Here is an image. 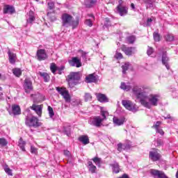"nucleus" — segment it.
<instances>
[{"mask_svg":"<svg viewBox=\"0 0 178 178\" xmlns=\"http://www.w3.org/2000/svg\"><path fill=\"white\" fill-rule=\"evenodd\" d=\"M48 111H49V115L50 118H54L55 116V113H54V108L51 106H48Z\"/></svg>","mask_w":178,"mask_h":178,"instance_id":"obj_42","label":"nucleus"},{"mask_svg":"<svg viewBox=\"0 0 178 178\" xmlns=\"http://www.w3.org/2000/svg\"><path fill=\"white\" fill-rule=\"evenodd\" d=\"M152 22V19L148 18L147 21V26H151V23Z\"/></svg>","mask_w":178,"mask_h":178,"instance_id":"obj_59","label":"nucleus"},{"mask_svg":"<svg viewBox=\"0 0 178 178\" xmlns=\"http://www.w3.org/2000/svg\"><path fill=\"white\" fill-rule=\"evenodd\" d=\"M56 90L60 95L63 96L65 102L68 104L72 102V97H70V93H69V90H66V88L56 87Z\"/></svg>","mask_w":178,"mask_h":178,"instance_id":"obj_4","label":"nucleus"},{"mask_svg":"<svg viewBox=\"0 0 178 178\" xmlns=\"http://www.w3.org/2000/svg\"><path fill=\"white\" fill-rule=\"evenodd\" d=\"M149 173L151 176H153L154 178H169L163 171L155 170V169H151L149 170Z\"/></svg>","mask_w":178,"mask_h":178,"instance_id":"obj_9","label":"nucleus"},{"mask_svg":"<svg viewBox=\"0 0 178 178\" xmlns=\"http://www.w3.org/2000/svg\"><path fill=\"white\" fill-rule=\"evenodd\" d=\"M148 92V88L144 87H139L135 86L132 88V92L134 95L136 96V98L139 99L140 101L145 98L147 92Z\"/></svg>","mask_w":178,"mask_h":178,"instance_id":"obj_3","label":"nucleus"},{"mask_svg":"<svg viewBox=\"0 0 178 178\" xmlns=\"http://www.w3.org/2000/svg\"><path fill=\"white\" fill-rule=\"evenodd\" d=\"M100 115L102 116L101 120L104 122L106 120V116H109V113L104 109H102L100 111Z\"/></svg>","mask_w":178,"mask_h":178,"instance_id":"obj_30","label":"nucleus"},{"mask_svg":"<svg viewBox=\"0 0 178 178\" xmlns=\"http://www.w3.org/2000/svg\"><path fill=\"white\" fill-rule=\"evenodd\" d=\"M26 145V142L23 141V139L21 138L19 141V147L21 148L22 151H26L24 146Z\"/></svg>","mask_w":178,"mask_h":178,"instance_id":"obj_38","label":"nucleus"},{"mask_svg":"<svg viewBox=\"0 0 178 178\" xmlns=\"http://www.w3.org/2000/svg\"><path fill=\"white\" fill-rule=\"evenodd\" d=\"M88 168L90 173H97V166L93 165L92 161L88 162Z\"/></svg>","mask_w":178,"mask_h":178,"instance_id":"obj_23","label":"nucleus"},{"mask_svg":"<svg viewBox=\"0 0 178 178\" xmlns=\"http://www.w3.org/2000/svg\"><path fill=\"white\" fill-rule=\"evenodd\" d=\"M120 88L121 90H124V91H130L131 90V86L127 85L126 83L122 82Z\"/></svg>","mask_w":178,"mask_h":178,"instance_id":"obj_31","label":"nucleus"},{"mask_svg":"<svg viewBox=\"0 0 178 178\" xmlns=\"http://www.w3.org/2000/svg\"><path fill=\"white\" fill-rule=\"evenodd\" d=\"M131 9H133V10H134V9H136V6H134V3H131Z\"/></svg>","mask_w":178,"mask_h":178,"instance_id":"obj_61","label":"nucleus"},{"mask_svg":"<svg viewBox=\"0 0 178 178\" xmlns=\"http://www.w3.org/2000/svg\"><path fill=\"white\" fill-rule=\"evenodd\" d=\"M50 70L51 72L54 74H56L57 70H58V66H56V64L55 63H52L50 65Z\"/></svg>","mask_w":178,"mask_h":178,"instance_id":"obj_35","label":"nucleus"},{"mask_svg":"<svg viewBox=\"0 0 178 178\" xmlns=\"http://www.w3.org/2000/svg\"><path fill=\"white\" fill-rule=\"evenodd\" d=\"M36 56L38 60H45L46 59H48V54H47V52H45V49H38L36 53Z\"/></svg>","mask_w":178,"mask_h":178,"instance_id":"obj_10","label":"nucleus"},{"mask_svg":"<svg viewBox=\"0 0 178 178\" xmlns=\"http://www.w3.org/2000/svg\"><path fill=\"white\" fill-rule=\"evenodd\" d=\"M0 145L1 147H6L8 145V140L5 138H0Z\"/></svg>","mask_w":178,"mask_h":178,"instance_id":"obj_40","label":"nucleus"},{"mask_svg":"<svg viewBox=\"0 0 178 178\" xmlns=\"http://www.w3.org/2000/svg\"><path fill=\"white\" fill-rule=\"evenodd\" d=\"M13 73L16 77H20L22 76V70L20 68H14L13 69Z\"/></svg>","mask_w":178,"mask_h":178,"instance_id":"obj_33","label":"nucleus"},{"mask_svg":"<svg viewBox=\"0 0 178 178\" xmlns=\"http://www.w3.org/2000/svg\"><path fill=\"white\" fill-rule=\"evenodd\" d=\"M39 74H40V77H42V79H43L44 81H45V83H48V81H49V79H50L48 73L39 72Z\"/></svg>","mask_w":178,"mask_h":178,"instance_id":"obj_27","label":"nucleus"},{"mask_svg":"<svg viewBox=\"0 0 178 178\" xmlns=\"http://www.w3.org/2000/svg\"><path fill=\"white\" fill-rule=\"evenodd\" d=\"M11 108H12V112L15 116L22 114V110L20 109V106L19 105L13 104L11 106Z\"/></svg>","mask_w":178,"mask_h":178,"instance_id":"obj_22","label":"nucleus"},{"mask_svg":"<svg viewBox=\"0 0 178 178\" xmlns=\"http://www.w3.org/2000/svg\"><path fill=\"white\" fill-rule=\"evenodd\" d=\"M161 121H157L152 127V129H159V126H161Z\"/></svg>","mask_w":178,"mask_h":178,"instance_id":"obj_49","label":"nucleus"},{"mask_svg":"<svg viewBox=\"0 0 178 178\" xmlns=\"http://www.w3.org/2000/svg\"><path fill=\"white\" fill-rule=\"evenodd\" d=\"M83 98H84V101L86 102H88V101H92V96L90 93L86 92L84 96H83Z\"/></svg>","mask_w":178,"mask_h":178,"instance_id":"obj_37","label":"nucleus"},{"mask_svg":"<svg viewBox=\"0 0 178 178\" xmlns=\"http://www.w3.org/2000/svg\"><path fill=\"white\" fill-rule=\"evenodd\" d=\"M163 144V141L161 139H157V140L155 143V145H156V147H159V145H162Z\"/></svg>","mask_w":178,"mask_h":178,"instance_id":"obj_54","label":"nucleus"},{"mask_svg":"<svg viewBox=\"0 0 178 178\" xmlns=\"http://www.w3.org/2000/svg\"><path fill=\"white\" fill-rule=\"evenodd\" d=\"M57 70L63 71L65 70V66L62 65L60 67H57Z\"/></svg>","mask_w":178,"mask_h":178,"instance_id":"obj_60","label":"nucleus"},{"mask_svg":"<svg viewBox=\"0 0 178 178\" xmlns=\"http://www.w3.org/2000/svg\"><path fill=\"white\" fill-rule=\"evenodd\" d=\"M147 54L148 56H150V55H152L154 54V49L151 47H147Z\"/></svg>","mask_w":178,"mask_h":178,"instance_id":"obj_48","label":"nucleus"},{"mask_svg":"<svg viewBox=\"0 0 178 178\" xmlns=\"http://www.w3.org/2000/svg\"><path fill=\"white\" fill-rule=\"evenodd\" d=\"M129 67H130V63H125L122 66V74H126V72L129 70Z\"/></svg>","mask_w":178,"mask_h":178,"instance_id":"obj_34","label":"nucleus"},{"mask_svg":"<svg viewBox=\"0 0 178 178\" xmlns=\"http://www.w3.org/2000/svg\"><path fill=\"white\" fill-rule=\"evenodd\" d=\"M4 170L6 173L8 174L10 176H12V170H10V168H9L8 167H6L4 168Z\"/></svg>","mask_w":178,"mask_h":178,"instance_id":"obj_51","label":"nucleus"},{"mask_svg":"<svg viewBox=\"0 0 178 178\" xmlns=\"http://www.w3.org/2000/svg\"><path fill=\"white\" fill-rule=\"evenodd\" d=\"M117 149L119 152H122V151H123V149H126V148H127V145H123L122 143H118L117 145Z\"/></svg>","mask_w":178,"mask_h":178,"instance_id":"obj_36","label":"nucleus"},{"mask_svg":"<svg viewBox=\"0 0 178 178\" xmlns=\"http://www.w3.org/2000/svg\"><path fill=\"white\" fill-rule=\"evenodd\" d=\"M121 49L128 56H131V55L136 54V47H127L123 45L121 47Z\"/></svg>","mask_w":178,"mask_h":178,"instance_id":"obj_13","label":"nucleus"},{"mask_svg":"<svg viewBox=\"0 0 178 178\" xmlns=\"http://www.w3.org/2000/svg\"><path fill=\"white\" fill-rule=\"evenodd\" d=\"M173 40H175V37L173 36V35L168 34L165 35L166 41L172 42L173 41Z\"/></svg>","mask_w":178,"mask_h":178,"instance_id":"obj_45","label":"nucleus"},{"mask_svg":"<svg viewBox=\"0 0 178 178\" xmlns=\"http://www.w3.org/2000/svg\"><path fill=\"white\" fill-rule=\"evenodd\" d=\"M25 123L26 126H29V127H40V126L38 118L35 116H32L31 118L26 117Z\"/></svg>","mask_w":178,"mask_h":178,"instance_id":"obj_6","label":"nucleus"},{"mask_svg":"<svg viewBox=\"0 0 178 178\" xmlns=\"http://www.w3.org/2000/svg\"><path fill=\"white\" fill-rule=\"evenodd\" d=\"M48 8L50 9V10H52V9L55 8V3H54V2L48 3Z\"/></svg>","mask_w":178,"mask_h":178,"instance_id":"obj_52","label":"nucleus"},{"mask_svg":"<svg viewBox=\"0 0 178 178\" xmlns=\"http://www.w3.org/2000/svg\"><path fill=\"white\" fill-rule=\"evenodd\" d=\"M96 97L99 102H109V99L106 95L102 93H96Z\"/></svg>","mask_w":178,"mask_h":178,"instance_id":"obj_21","label":"nucleus"},{"mask_svg":"<svg viewBox=\"0 0 178 178\" xmlns=\"http://www.w3.org/2000/svg\"><path fill=\"white\" fill-rule=\"evenodd\" d=\"M31 109L35 111V113L40 117L42 115V107L40 105L33 104L32 106H31Z\"/></svg>","mask_w":178,"mask_h":178,"instance_id":"obj_20","label":"nucleus"},{"mask_svg":"<svg viewBox=\"0 0 178 178\" xmlns=\"http://www.w3.org/2000/svg\"><path fill=\"white\" fill-rule=\"evenodd\" d=\"M35 20V17H34V13L32 11L29 12V17L26 19V22L28 24H31Z\"/></svg>","mask_w":178,"mask_h":178,"instance_id":"obj_26","label":"nucleus"},{"mask_svg":"<svg viewBox=\"0 0 178 178\" xmlns=\"http://www.w3.org/2000/svg\"><path fill=\"white\" fill-rule=\"evenodd\" d=\"M115 59H122L123 55L122 54V53L117 51L115 55Z\"/></svg>","mask_w":178,"mask_h":178,"instance_id":"obj_47","label":"nucleus"},{"mask_svg":"<svg viewBox=\"0 0 178 178\" xmlns=\"http://www.w3.org/2000/svg\"><path fill=\"white\" fill-rule=\"evenodd\" d=\"M92 161L98 166V168H101V164L102 163V159L99 158L98 156H95L92 159Z\"/></svg>","mask_w":178,"mask_h":178,"instance_id":"obj_28","label":"nucleus"},{"mask_svg":"<svg viewBox=\"0 0 178 178\" xmlns=\"http://www.w3.org/2000/svg\"><path fill=\"white\" fill-rule=\"evenodd\" d=\"M24 88L25 90V92H30V91H33V82L30 79L26 78L24 80Z\"/></svg>","mask_w":178,"mask_h":178,"instance_id":"obj_11","label":"nucleus"},{"mask_svg":"<svg viewBox=\"0 0 178 178\" xmlns=\"http://www.w3.org/2000/svg\"><path fill=\"white\" fill-rule=\"evenodd\" d=\"M117 12L119 13L120 16H124L127 15V7L124 6L122 4H119L117 6Z\"/></svg>","mask_w":178,"mask_h":178,"instance_id":"obj_15","label":"nucleus"},{"mask_svg":"<svg viewBox=\"0 0 178 178\" xmlns=\"http://www.w3.org/2000/svg\"><path fill=\"white\" fill-rule=\"evenodd\" d=\"M104 121L101 119V116H95L88 121L89 124L95 127H101Z\"/></svg>","mask_w":178,"mask_h":178,"instance_id":"obj_7","label":"nucleus"},{"mask_svg":"<svg viewBox=\"0 0 178 178\" xmlns=\"http://www.w3.org/2000/svg\"><path fill=\"white\" fill-rule=\"evenodd\" d=\"M113 122L115 126H122L126 122V118H118L113 117Z\"/></svg>","mask_w":178,"mask_h":178,"instance_id":"obj_17","label":"nucleus"},{"mask_svg":"<svg viewBox=\"0 0 178 178\" xmlns=\"http://www.w3.org/2000/svg\"><path fill=\"white\" fill-rule=\"evenodd\" d=\"M8 55L10 63H11V65H15V63H16V60L17 59L16 54L10 51V50H8Z\"/></svg>","mask_w":178,"mask_h":178,"instance_id":"obj_19","label":"nucleus"},{"mask_svg":"<svg viewBox=\"0 0 178 178\" xmlns=\"http://www.w3.org/2000/svg\"><path fill=\"white\" fill-rule=\"evenodd\" d=\"M127 41L129 42V44H134V41H136V37L135 36H129L127 38Z\"/></svg>","mask_w":178,"mask_h":178,"instance_id":"obj_46","label":"nucleus"},{"mask_svg":"<svg viewBox=\"0 0 178 178\" xmlns=\"http://www.w3.org/2000/svg\"><path fill=\"white\" fill-rule=\"evenodd\" d=\"M149 156L153 162H156V161H159L161 159V154L156 151L149 152Z\"/></svg>","mask_w":178,"mask_h":178,"instance_id":"obj_16","label":"nucleus"},{"mask_svg":"<svg viewBox=\"0 0 178 178\" xmlns=\"http://www.w3.org/2000/svg\"><path fill=\"white\" fill-rule=\"evenodd\" d=\"M2 87L0 86V99H3V93L2 92Z\"/></svg>","mask_w":178,"mask_h":178,"instance_id":"obj_57","label":"nucleus"},{"mask_svg":"<svg viewBox=\"0 0 178 178\" xmlns=\"http://www.w3.org/2000/svg\"><path fill=\"white\" fill-rule=\"evenodd\" d=\"M64 133L65 134H66V136H67L69 137V136H70V127H64Z\"/></svg>","mask_w":178,"mask_h":178,"instance_id":"obj_44","label":"nucleus"},{"mask_svg":"<svg viewBox=\"0 0 178 178\" xmlns=\"http://www.w3.org/2000/svg\"><path fill=\"white\" fill-rule=\"evenodd\" d=\"M122 104L125 108L131 112H137L138 111V107H137V105L130 100H122Z\"/></svg>","mask_w":178,"mask_h":178,"instance_id":"obj_5","label":"nucleus"},{"mask_svg":"<svg viewBox=\"0 0 178 178\" xmlns=\"http://www.w3.org/2000/svg\"><path fill=\"white\" fill-rule=\"evenodd\" d=\"M64 155H65V156H70V152H69L68 150H65L64 151Z\"/></svg>","mask_w":178,"mask_h":178,"instance_id":"obj_58","label":"nucleus"},{"mask_svg":"<svg viewBox=\"0 0 178 178\" xmlns=\"http://www.w3.org/2000/svg\"><path fill=\"white\" fill-rule=\"evenodd\" d=\"M97 3V0H86L85 1V5L86 8H92V6H94Z\"/></svg>","mask_w":178,"mask_h":178,"instance_id":"obj_29","label":"nucleus"},{"mask_svg":"<svg viewBox=\"0 0 178 178\" xmlns=\"http://www.w3.org/2000/svg\"><path fill=\"white\" fill-rule=\"evenodd\" d=\"M31 154H37L38 150L37 148L34 147V146L31 147Z\"/></svg>","mask_w":178,"mask_h":178,"instance_id":"obj_53","label":"nucleus"},{"mask_svg":"<svg viewBox=\"0 0 178 178\" xmlns=\"http://www.w3.org/2000/svg\"><path fill=\"white\" fill-rule=\"evenodd\" d=\"M111 20L109 18H106L105 19V26H111Z\"/></svg>","mask_w":178,"mask_h":178,"instance_id":"obj_56","label":"nucleus"},{"mask_svg":"<svg viewBox=\"0 0 178 178\" xmlns=\"http://www.w3.org/2000/svg\"><path fill=\"white\" fill-rule=\"evenodd\" d=\"M79 141L82 143L84 145H87V144H90V139L88 136H81L79 138Z\"/></svg>","mask_w":178,"mask_h":178,"instance_id":"obj_25","label":"nucleus"},{"mask_svg":"<svg viewBox=\"0 0 178 178\" xmlns=\"http://www.w3.org/2000/svg\"><path fill=\"white\" fill-rule=\"evenodd\" d=\"M86 83H95L97 78L94 76V74H90L86 77Z\"/></svg>","mask_w":178,"mask_h":178,"instance_id":"obj_24","label":"nucleus"},{"mask_svg":"<svg viewBox=\"0 0 178 178\" xmlns=\"http://www.w3.org/2000/svg\"><path fill=\"white\" fill-rule=\"evenodd\" d=\"M161 62L165 66L166 69L169 70L170 69V66H169V58L168 57V54L166 51H163L161 57Z\"/></svg>","mask_w":178,"mask_h":178,"instance_id":"obj_14","label":"nucleus"},{"mask_svg":"<svg viewBox=\"0 0 178 178\" xmlns=\"http://www.w3.org/2000/svg\"><path fill=\"white\" fill-rule=\"evenodd\" d=\"M161 97L159 95L151 94L148 95V92H146L145 98L140 100V104L145 108L147 109H151L152 106H158V103L159 102V98Z\"/></svg>","mask_w":178,"mask_h":178,"instance_id":"obj_1","label":"nucleus"},{"mask_svg":"<svg viewBox=\"0 0 178 178\" xmlns=\"http://www.w3.org/2000/svg\"><path fill=\"white\" fill-rule=\"evenodd\" d=\"M111 166H112L113 168V173H119V172H120V168H119V163H114L113 164H111Z\"/></svg>","mask_w":178,"mask_h":178,"instance_id":"obj_32","label":"nucleus"},{"mask_svg":"<svg viewBox=\"0 0 178 178\" xmlns=\"http://www.w3.org/2000/svg\"><path fill=\"white\" fill-rule=\"evenodd\" d=\"M85 24H86V26H89V27H92V21H91V19H86L85 22Z\"/></svg>","mask_w":178,"mask_h":178,"instance_id":"obj_50","label":"nucleus"},{"mask_svg":"<svg viewBox=\"0 0 178 178\" xmlns=\"http://www.w3.org/2000/svg\"><path fill=\"white\" fill-rule=\"evenodd\" d=\"M67 77L69 83L77 84V81L80 80L81 76L80 75V72H71Z\"/></svg>","mask_w":178,"mask_h":178,"instance_id":"obj_8","label":"nucleus"},{"mask_svg":"<svg viewBox=\"0 0 178 178\" xmlns=\"http://www.w3.org/2000/svg\"><path fill=\"white\" fill-rule=\"evenodd\" d=\"M80 23V19L76 17V19L73 18V16L67 13H63L61 16V24L63 27L66 29L72 27V30L77 29L79 24Z\"/></svg>","mask_w":178,"mask_h":178,"instance_id":"obj_2","label":"nucleus"},{"mask_svg":"<svg viewBox=\"0 0 178 178\" xmlns=\"http://www.w3.org/2000/svg\"><path fill=\"white\" fill-rule=\"evenodd\" d=\"M176 177L178 178V171L176 173Z\"/></svg>","mask_w":178,"mask_h":178,"instance_id":"obj_64","label":"nucleus"},{"mask_svg":"<svg viewBox=\"0 0 178 178\" xmlns=\"http://www.w3.org/2000/svg\"><path fill=\"white\" fill-rule=\"evenodd\" d=\"M164 119H170V115H167V117H165Z\"/></svg>","mask_w":178,"mask_h":178,"instance_id":"obj_62","label":"nucleus"},{"mask_svg":"<svg viewBox=\"0 0 178 178\" xmlns=\"http://www.w3.org/2000/svg\"><path fill=\"white\" fill-rule=\"evenodd\" d=\"M123 1H122V0H120L119 1V5H122V3Z\"/></svg>","mask_w":178,"mask_h":178,"instance_id":"obj_63","label":"nucleus"},{"mask_svg":"<svg viewBox=\"0 0 178 178\" xmlns=\"http://www.w3.org/2000/svg\"><path fill=\"white\" fill-rule=\"evenodd\" d=\"M145 3H147V9L148 8H154V3H152V0H143Z\"/></svg>","mask_w":178,"mask_h":178,"instance_id":"obj_39","label":"nucleus"},{"mask_svg":"<svg viewBox=\"0 0 178 178\" xmlns=\"http://www.w3.org/2000/svg\"><path fill=\"white\" fill-rule=\"evenodd\" d=\"M80 54H81V58H83V59H84L85 60H87V55H88V52H86L84 51L80 50L79 51Z\"/></svg>","mask_w":178,"mask_h":178,"instance_id":"obj_43","label":"nucleus"},{"mask_svg":"<svg viewBox=\"0 0 178 178\" xmlns=\"http://www.w3.org/2000/svg\"><path fill=\"white\" fill-rule=\"evenodd\" d=\"M156 133H159V134H161V136H163V134H165V132H163V130H162V129H159L158 128L157 129H156Z\"/></svg>","mask_w":178,"mask_h":178,"instance_id":"obj_55","label":"nucleus"},{"mask_svg":"<svg viewBox=\"0 0 178 178\" xmlns=\"http://www.w3.org/2000/svg\"><path fill=\"white\" fill-rule=\"evenodd\" d=\"M68 62L70 66L75 67H81V60H80L79 57H72V58Z\"/></svg>","mask_w":178,"mask_h":178,"instance_id":"obj_12","label":"nucleus"},{"mask_svg":"<svg viewBox=\"0 0 178 178\" xmlns=\"http://www.w3.org/2000/svg\"><path fill=\"white\" fill-rule=\"evenodd\" d=\"M16 12V10H15V7L13 6L10 5H6L3 8V13L5 15L9 13L10 15H13V13H15Z\"/></svg>","mask_w":178,"mask_h":178,"instance_id":"obj_18","label":"nucleus"},{"mask_svg":"<svg viewBox=\"0 0 178 178\" xmlns=\"http://www.w3.org/2000/svg\"><path fill=\"white\" fill-rule=\"evenodd\" d=\"M153 37H154V41H161V36L159 35V33L154 32L153 33Z\"/></svg>","mask_w":178,"mask_h":178,"instance_id":"obj_41","label":"nucleus"}]
</instances>
